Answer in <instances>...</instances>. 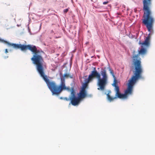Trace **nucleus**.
Listing matches in <instances>:
<instances>
[{
	"mask_svg": "<svg viewBox=\"0 0 155 155\" xmlns=\"http://www.w3.org/2000/svg\"><path fill=\"white\" fill-rule=\"evenodd\" d=\"M8 50H7V49H6L5 50V52L6 53H8Z\"/></svg>",
	"mask_w": 155,
	"mask_h": 155,
	"instance_id": "12",
	"label": "nucleus"
},
{
	"mask_svg": "<svg viewBox=\"0 0 155 155\" xmlns=\"http://www.w3.org/2000/svg\"><path fill=\"white\" fill-rule=\"evenodd\" d=\"M101 74L102 78H101V74L97 71L95 68H94V70L91 71V74L89 75L87 83L83 84L79 93L78 94V97L82 101L84 98L87 96V92L86 90L87 86V83L93 80V78L96 77L97 79V85L99 87L97 88L98 90L103 91L107 84L108 76L105 70L103 69L101 71Z\"/></svg>",
	"mask_w": 155,
	"mask_h": 155,
	"instance_id": "4",
	"label": "nucleus"
},
{
	"mask_svg": "<svg viewBox=\"0 0 155 155\" xmlns=\"http://www.w3.org/2000/svg\"><path fill=\"white\" fill-rule=\"evenodd\" d=\"M68 11V8L64 9V13H67Z\"/></svg>",
	"mask_w": 155,
	"mask_h": 155,
	"instance_id": "10",
	"label": "nucleus"
},
{
	"mask_svg": "<svg viewBox=\"0 0 155 155\" xmlns=\"http://www.w3.org/2000/svg\"><path fill=\"white\" fill-rule=\"evenodd\" d=\"M109 71H110V73L113 76V77H114L115 76L113 70L110 68H109Z\"/></svg>",
	"mask_w": 155,
	"mask_h": 155,
	"instance_id": "9",
	"label": "nucleus"
},
{
	"mask_svg": "<svg viewBox=\"0 0 155 155\" xmlns=\"http://www.w3.org/2000/svg\"><path fill=\"white\" fill-rule=\"evenodd\" d=\"M108 3V2H103V4L104 5H105L107 4Z\"/></svg>",
	"mask_w": 155,
	"mask_h": 155,
	"instance_id": "11",
	"label": "nucleus"
},
{
	"mask_svg": "<svg viewBox=\"0 0 155 155\" xmlns=\"http://www.w3.org/2000/svg\"><path fill=\"white\" fill-rule=\"evenodd\" d=\"M12 46L15 49H20L21 51H26L28 49L34 53L33 57L31 58L33 63L36 65V70L43 78L47 76L45 74V70L46 68L43 57L41 54L42 51L38 50L35 45H25L21 44H12Z\"/></svg>",
	"mask_w": 155,
	"mask_h": 155,
	"instance_id": "3",
	"label": "nucleus"
},
{
	"mask_svg": "<svg viewBox=\"0 0 155 155\" xmlns=\"http://www.w3.org/2000/svg\"><path fill=\"white\" fill-rule=\"evenodd\" d=\"M47 84V86L53 95H58L63 90H66L71 93V96L69 98L64 97L63 99L67 101H70V104L74 106H78L81 102L78 97L75 96L76 91L74 87L70 88L69 87H66L64 79H61V81L59 85H58L54 81H51L46 77L43 78Z\"/></svg>",
	"mask_w": 155,
	"mask_h": 155,
	"instance_id": "2",
	"label": "nucleus"
},
{
	"mask_svg": "<svg viewBox=\"0 0 155 155\" xmlns=\"http://www.w3.org/2000/svg\"><path fill=\"white\" fill-rule=\"evenodd\" d=\"M0 41L2 42L5 43L7 44L9 46H12V43H10L7 41H6L0 38Z\"/></svg>",
	"mask_w": 155,
	"mask_h": 155,
	"instance_id": "8",
	"label": "nucleus"
},
{
	"mask_svg": "<svg viewBox=\"0 0 155 155\" xmlns=\"http://www.w3.org/2000/svg\"><path fill=\"white\" fill-rule=\"evenodd\" d=\"M73 78V75H71V74H68V73H66L64 74V77H62V78H61V79L63 78L64 79V81H65V78Z\"/></svg>",
	"mask_w": 155,
	"mask_h": 155,
	"instance_id": "7",
	"label": "nucleus"
},
{
	"mask_svg": "<svg viewBox=\"0 0 155 155\" xmlns=\"http://www.w3.org/2000/svg\"><path fill=\"white\" fill-rule=\"evenodd\" d=\"M135 65V71L134 74L131 78L128 81V84L127 89L125 91L124 94H122L120 92L119 88L118 86L117 81L115 79L112 86L114 87V90L116 92L115 97H112L109 94V93L107 94V98L110 101H113L114 99L117 98H126L127 97L128 95L131 94L132 93L134 85L137 81L140 78H142V70L140 65L139 61H135L134 63Z\"/></svg>",
	"mask_w": 155,
	"mask_h": 155,
	"instance_id": "1",
	"label": "nucleus"
},
{
	"mask_svg": "<svg viewBox=\"0 0 155 155\" xmlns=\"http://www.w3.org/2000/svg\"><path fill=\"white\" fill-rule=\"evenodd\" d=\"M150 34H149L148 36L146 37V39L144 42H141L140 41L139 42V45H141V48L140 50L138 51V54L134 55L132 57L133 58V64L134 65L135 71H134V74L135 71V65L134 64V63L135 61H139L140 62V65L141 68L142 70V73L143 72V69L141 65V62L140 58L139 57V55H145L147 52V48L150 45Z\"/></svg>",
	"mask_w": 155,
	"mask_h": 155,
	"instance_id": "6",
	"label": "nucleus"
},
{
	"mask_svg": "<svg viewBox=\"0 0 155 155\" xmlns=\"http://www.w3.org/2000/svg\"><path fill=\"white\" fill-rule=\"evenodd\" d=\"M151 0H143V9L144 10L142 19L143 23L146 26L148 31L152 33L153 31V26L154 19L152 16L150 10Z\"/></svg>",
	"mask_w": 155,
	"mask_h": 155,
	"instance_id": "5",
	"label": "nucleus"
}]
</instances>
